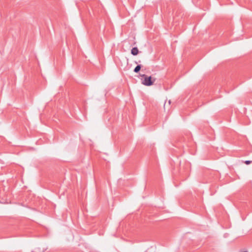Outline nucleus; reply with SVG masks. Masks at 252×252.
<instances>
[{"instance_id": "obj_1", "label": "nucleus", "mask_w": 252, "mask_h": 252, "mask_svg": "<svg viewBox=\"0 0 252 252\" xmlns=\"http://www.w3.org/2000/svg\"><path fill=\"white\" fill-rule=\"evenodd\" d=\"M144 79L142 80V84L146 86H150L153 85L156 79L152 78V76H148L145 74L141 75Z\"/></svg>"}, {"instance_id": "obj_2", "label": "nucleus", "mask_w": 252, "mask_h": 252, "mask_svg": "<svg viewBox=\"0 0 252 252\" xmlns=\"http://www.w3.org/2000/svg\"><path fill=\"white\" fill-rule=\"evenodd\" d=\"M138 49L137 47H133L131 50V54L133 56H136L138 53Z\"/></svg>"}, {"instance_id": "obj_3", "label": "nucleus", "mask_w": 252, "mask_h": 252, "mask_svg": "<svg viewBox=\"0 0 252 252\" xmlns=\"http://www.w3.org/2000/svg\"><path fill=\"white\" fill-rule=\"evenodd\" d=\"M142 67V65L141 64H138L134 69V72L135 73H138L141 69Z\"/></svg>"}, {"instance_id": "obj_4", "label": "nucleus", "mask_w": 252, "mask_h": 252, "mask_svg": "<svg viewBox=\"0 0 252 252\" xmlns=\"http://www.w3.org/2000/svg\"><path fill=\"white\" fill-rule=\"evenodd\" d=\"M244 163L246 164L247 165L250 164V163H252V160H245L244 161Z\"/></svg>"}, {"instance_id": "obj_5", "label": "nucleus", "mask_w": 252, "mask_h": 252, "mask_svg": "<svg viewBox=\"0 0 252 252\" xmlns=\"http://www.w3.org/2000/svg\"><path fill=\"white\" fill-rule=\"evenodd\" d=\"M247 252V251H244V252Z\"/></svg>"}]
</instances>
